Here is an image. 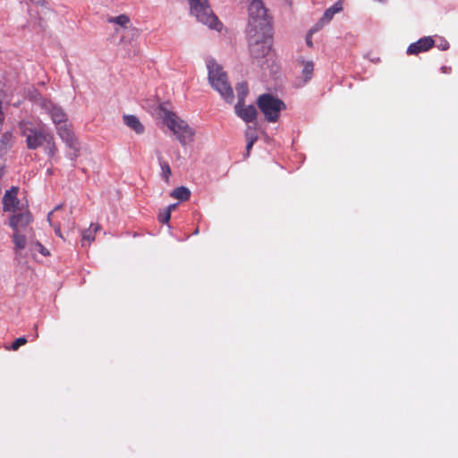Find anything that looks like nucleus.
Instances as JSON below:
<instances>
[{"label": "nucleus", "instance_id": "f257e3e1", "mask_svg": "<svg viewBox=\"0 0 458 458\" xmlns=\"http://www.w3.org/2000/svg\"><path fill=\"white\" fill-rule=\"evenodd\" d=\"M32 221V214L27 206L26 208L18 213L15 212L9 218V226L13 231V242L16 254H19L27 245L26 233L32 232V228L30 226Z\"/></svg>", "mask_w": 458, "mask_h": 458}, {"label": "nucleus", "instance_id": "f03ea898", "mask_svg": "<svg viewBox=\"0 0 458 458\" xmlns=\"http://www.w3.org/2000/svg\"><path fill=\"white\" fill-rule=\"evenodd\" d=\"M272 17L268 14L261 0H252L249 5V22L247 31L271 32Z\"/></svg>", "mask_w": 458, "mask_h": 458}, {"label": "nucleus", "instance_id": "7ed1b4c3", "mask_svg": "<svg viewBox=\"0 0 458 458\" xmlns=\"http://www.w3.org/2000/svg\"><path fill=\"white\" fill-rule=\"evenodd\" d=\"M208 81L215 90L229 104L234 100L233 88L223 68L215 61L208 63Z\"/></svg>", "mask_w": 458, "mask_h": 458}, {"label": "nucleus", "instance_id": "20e7f679", "mask_svg": "<svg viewBox=\"0 0 458 458\" xmlns=\"http://www.w3.org/2000/svg\"><path fill=\"white\" fill-rule=\"evenodd\" d=\"M18 128L21 135L26 138V146L29 149L35 150L46 145L51 140L52 133L44 128H37L33 123L22 120L19 123Z\"/></svg>", "mask_w": 458, "mask_h": 458}, {"label": "nucleus", "instance_id": "39448f33", "mask_svg": "<svg viewBox=\"0 0 458 458\" xmlns=\"http://www.w3.org/2000/svg\"><path fill=\"white\" fill-rule=\"evenodd\" d=\"M250 42V52L252 58L259 61L269 55L272 47L271 32L247 31Z\"/></svg>", "mask_w": 458, "mask_h": 458}, {"label": "nucleus", "instance_id": "423d86ee", "mask_svg": "<svg viewBox=\"0 0 458 458\" xmlns=\"http://www.w3.org/2000/svg\"><path fill=\"white\" fill-rule=\"evenodd\" d=\"M191 13L199 21L208 26L211 29L220 30L222 23L218 21L217 17L213 13L208 0H188Z\"/></svg>", "mask_w": 458, "mask_h": 458}, {"label": "nucleus", "instance_id": "0eeeda50", "mask_svg": "<svg viewBox=\"0 0 458 458\" xmlns=\"http://www.w3.org/2000/svg\"><path fill=\"white\" fill-rule=\"evenodd\" d=\"M165 124L176 135L178 140L182 144L192 141L195 134L194 131L188 123L178 117L173 112H165L164 115Z\"/></svg>", "mask_w": 458, "mask_h": 458}, {"label": "nucleus", "instance_id": "6e6552de", "mask_svg": "<svg viewBox=\"0 0 458 458\" xmlns=\"http://www.w3.org/2000/svg\"><path fill=\"white\" fill-rule=\"evenodd\" d=\"M257 105L269 123L277 122L280 112L285 109L284 103L271 94H262L258 98Z\"/></svg>", "mask_w": 458, "mask_h": 458}, {"label": "nucleus", "instance_id": "1a4fd4ad", "mask_svg": "<svg viewBox=\"0 0 458 458\" xmlns=\"http://www.w3.org/2000/svg\"><path fill=\"white\" fill-rule=\"evenodd\" d=\"M56 132L66 146L71 149L72 158H76L80 154V144L70 124H63L56 128Z\"/></svg>", "mask_w": 458, "mask_h": 458}, {"label": "nucleus", "instance_id": "9d476101", "mask_svg": "<svg viewBox=\"0 0 458 458\" xmlns=\"http://www.w3.org/2000/svg\"><path fill=\"white\" fill-rule=\"evenodd\" d=\"M40 106L50 115L55 128L68 123L67 114L63 108L55 106L51 100L42 99Z\"/></svg>", "mask_w": 458, "mask_h": 458}, {"label": "nucleus", "instance_id": "9b49d317", "mask_svg": "<svg viewBox=\"0 0 458 458\" xmlns=\"http://www.w3.org/2000/svg\"><path fill=\"white\" fill-rule=\"evenodd\" d=\"M19 187L13 186L10 190L6 191L3 197V209L5 212H17L24 209L23 205L20 206L18 199Z\"/></svg>", "mask_w": 458, "mask_h": 458}, {"label": "nucleus", "instance_id": "f8f14e48", "mask_svg": "<svg viewBox=\"0 0 458 458\" xmlns=\"http://www.w3.org/2000/svg\"><path fill=\"white\" fill-rule=\"evenodd\" d=\"M234 112L245 123L254 122L258 115L257 109L254 106H244V103H236Z\"/></svg>", "mask_w": 458, "mask_h": 458}, {"label": "nucleus", "instance_id": "ddd939ff", "mask_svg": "<svg viewBox=\"0 0 458 458\" xmlns=\"http://www.w3.org/2000/svg\"><path fill=\"white\" fill-rule=\"evenodd\" d=\"M434 45L435 41L431 37H423L408 47L407 54L418 55L420 53L429 50L434 47Z\"/></svg>", "mask_w": 458, "mask_h": 458}, {"label": "nucleus", "instance_id": "4468645a", "mask_svg": "<svg viewBox=\"0 0 458 458\" xmlns=\"http://www.w3.org/2000/svg\"><path fill=\"white\" fill-rule=\"evenodd\" d=\"M61 211H62V206L61 205L56 206L54 208V210H52L51 212L48 213L47 221L50 224V225L54 228L55 234L58 237L64 239V236L61 232L62 223L60 221L55 220V214H58Z\"/></svg>", "mask_w": 458, "mask_h": 458}, {"label": "nucleus", "instance_id": "2eb2a0df", "mask_svg": "<svg viewBox=\"0 0 458 458\" xmlns=\"http://www.w3.org/2000/svg\"><path fill=\"white\" fill-rule=\"evenodd\" d=\"M124 123L134 131L137 134H142L144 132V126L139 120V118L132 114L123 115Z\"/></svg>", "mask_w": 458, "mask_h": 458}, {"label": "nucleus", "instance_id": "dca6fc26", "mask_svg": "<svg viewBox=\"0 0 458 458\" xmlns=\"http://www.w3.org/2000/svg\"><path fill=\"white\" fill-rule=\"evenodd\" d=\"M342 10H343L342 1L336 2L334 5H332L331 7L327 8L325 11L323 16L320 19V22L322 24L329 22L333 19L334 15L337 13H340Z\"/></svg>", "mask_w": 458, "mask_h": 458}, {"label": "nucleus", "instance_id": "f3484780", "mask_svg": "<svg viewBox=\"0 0 458 458\" xmlns=\"http://www.w3.org/2000/svg\"><path fill=\"white\" fill-rule=\"evenodd\" d=\"M99 229L98 224H90L89 227L82 232V242L87 241L90 244L95 241V234Z\"/></svg>", "mask_w": 458, "mask_h": 458}, {"label": "nucleus", "instance_id": "a211bd4d", "mask_svg": "<svg viewBox=\"0 0 458 458\" xmlns=\"http://www.w3.org/2000/svg\"><path fill=\"white\" fill-rule=\"evenodd\" d=\"M170 196L181 201H186L191 197V191L184 186L177 187L170 193Z\"/></svg>", "mask_w": 458, "mask_h": 458}, {"label": "nucleus", "instance_id": "6ab92c4d", "mask_svg": "<svg viewBox=\"0 0 458 458\" xmlns=\"http://www.w3.org/2000/svg\"><path fill=\"white\" fill-rule=\"evenodd\" d=\"M302 66V75L304 76V81H308L313 75L314 64L312 61H306L304 59L300 60Z\"/></svg>", "mask_w": 458, "mask_h": 458}, {"label": "nucleus", "instance_id": "aec40b11", "mask_svg": "<svg viewBox=\"0 0 458 458\" xmlns=\"http://www.w3.org/2000/svg\"><path fill=\"white\" fill-rule=\"evenodd\" d=\"M235 89H236L237 98H238L237 103H244L245 98L247 97V95L249 93L247 83L246 82L239 83L236 86Z\"/></svg>", "mask_w": 458, "mask_h": 458}, {"label": "nucleus", "instance_id": "412c9836", "mask_svg": "<svg viewBox=\"0 0 458 458\" xmlns=\"http://www.w3.org/2000/svg\"><path fill=\"white\" fill-rule=\"evenodd\" d=\"M109 23H115L121 27L126 28L130 22V18L126 14H121L116 17H110L107 19Z\"/></svg>", "mask_w": 458, "mask_h": 458}, {"label": "nucleus", "instance_id": "4be33fe9", "mask_svg": "<svg viewBox=\"0 0 458 458\" xmlns=\"http://www.w3.org/2000/svg\"><path fill=\"white\" fill-rule=\"evenodd\" d=\"M43 147H45V150L49 157H54L57 153V147L53 134L51 135V140H48Z\"/></svg>", "mask_w": 458, "mask_h": 458}, {"label": "nucleus", "instance_id": "5701e85b", "mask_svg": "<svg viewBox=\"0 0 458 458\" xmlns=\"http://www.w3.org/2000/svg\"><path fill=\"white\" fill-rule=\"evenodd\" d=\"M30 251H38L44 256H48V250L38 241H31L30 243Z\"/></svg>", "mask_w": 458, "mask_h": 458}, {"label": "nucleus", "instance_id": "b1692460", "mask_svg": "<svg viewBox=\"0 0 458 458\" xmlns=\"http://www.w3.org/2000/svg\"><path fill=\"white\" fill-rule=\"evenodd\" d=\"M161 170H162V175L164 176L165 180L168 182L169 177L172 174L170 165L167 162H161L160 163Z\"/></svg>", "mask_w": 458, "mask_h": 458}, {"label": "nucleus", "instance_id": "393cba45", "mask_svg": "<svg viewBox=\"0 0 458 458\" xmlns=\"http://www.w3.org/2000/svg\"><path fill=\"white\" fill-rule=\"evenodd\" d=\"M13 140V134L10 131H6L3 133L1 140H0V145L6 147H9L11 145Z\"/></svg>", "mask_w": 458, "mask_h": 458}, {"label": "nucleus", "instance_id": "a878e982", "mask_svg": "<svg viewBox=\"0 0 458 458\" xmlns=\"http://www.w3.org/2000/svg\"><path fill=\"white\" fill-rule=\"evenodd\" d=\"M28 340L25 336L19 337L12 344L11 350L17 351L20 346L26 344Z\"/></svg>", "mask_w": 458, "mask_h": 458}, {"label": "nucleus", "instance_id": "bb28decb", "mask_svg": "<svg viewBox=\"0 0 458 458\" xmlns=\"http://www.w3.org/2000/svg\"><path fill=\"white\" fill-rule=\"evenodd\" d=\"M171 218V214L169 210H164L158 215V221L162 224H166L169 222Z\"/></svg>", "mask_w": 458, "mask_h": 458}, {"label": "nucleus", "instance_id": "cd10ccee", "mask_svg": "<svg viewBox=\"0 0 458 458\" xmlns=\"http://www.w3.org/2000/svg\"><path fill=\"white\" fill-rule=\"evenodd\" d=\"M256 140H257V137L256 136L249 139L247 146H246V149H247L248 152L250 150V148H252V146H253V144H254V142Z\"/></svg>", "mask_w": 458, "mask_h": 458}, {"label": "nucleus", "instance_id": "c85d7f7f", "mask_svg": "<svg viewBox=\"0 0 458 458\" xmlns=\"http://www.w3.org/2000/svg\"><path fill=\"white\" fill-rule=\"evenodd\" d=\"M438 48L441 50H447L449 48V43L447 41H443L439 46Z\"/></svg>", "mask_w": 458, "mask_h": 458}, {"label": "nucleus", "instance_id": "c756f323", "mask_svg": "<svg viewBox=\"0 0 458 458\" xmlns=\"http://www.w3.org/2000/svg\"><path fill=\"white\" fill-rule=\"evenodd\" d=\"M441 71L443 73H448L451 72V67H447V66H442L441 67Z\"/></svg>", "mask_w": 458, "mask_h": 458}, {"label": "nucleus", "instance_id": "7c9ffc66", "mask_svg": "<svg viewBox=\"0 0 458 458\" xmlns=\"http://www.w3.org/2000/svg\"><path fill=\"white\" fill-rule=\"evenodd\" d=\"M176 206H177L176 204L169 205L165 210H169L171 213L173 210H174L176 208Z\"/></svg>", "mask_w": 458, "mask_h": 458}, {"label": "nucleus", "instance_id": "2f4dec72", "mask_svg": "<svg viewBox=\"0 0 458 458\" xmlns=\"http://www.w3.org/2000/svg\"><path fill=\"white\" fill-rule=\"evenodd\" d=\"M306 43L309 47H312V41H311V37L310 36H308L307 38H306Z\"/></svg>", "mask_w": 458, "mask_h": 458}]
</instances>
